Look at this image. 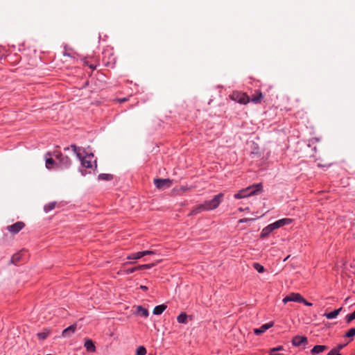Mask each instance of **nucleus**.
I'll use <instances>...</instances> for the list:
<instances>
[{
  "instance_id": "nucleus-42",
  "label": "nucleus",
  "mask_w": 355,
  "mask_h": 355,
  "mask_svg": "<svg viewBox=\"0 0 355 355\" xmlns=\"http://www.w3.org/2000/svg\"><path fill=\"white\" fill-rule=\"evenodd\" d=\"M89 67H90L91 69H95V67H94L93 65H89Z\"/></svg>"
},
{
  "instance_id": "nucleus-20",
  "label": "nucleus",
  "mask_w": 355,
  "mask_h": 355,
  "mask_svg": "<svg viewBox=\"0 0 355 355\" xmlns=\"http://www.w3.org/2000/svg\"><path fill=\"white\" fill-rule=\"evenodd\" d=\"M137 313L145 318H147L149 315L148 309L142 307L141 306H137Z\"/></svg>"
},
{
  "instance_id": "nucleus-2",
  "label": "nucleus",
  "mask_w": 355,
  "mask_h": 355,
  "mask_svg": "<svg viewBox=\"0 0 355 355\" xmlns=\"http://www.w3.org/2000/svg\"><path fill=\"white\" fill-rule=\"evenodd\" d=\"M262 190V184L261 183L253 184L245 189L240 190L237 193L234 194V198L241 199L253 195H256Z\"/></svg>"
},
{
  "instance_id": "nucleus-34",
  "label": "nucleus",
  "mask_w": 355,
  "mask_h": 355,
  "mask_svg": "<svg viewBox=\"0 0 355 355\" xmlns=\"http://www.w3.org/2000/svg\"><path fill=\"white\" fill-rule=\"evenodd\" d=\"M327 355H342L340 353L338 352L334 348L327 354Z\"/></svg>"
},
{
  "instance_id": "nucleus-3",
  "label": "nucleus",
  "mask_w": 355,
  "mask_h": 355,
  "mask_svg": "<svg viewBox=\"0 0 355 355\" xmlns=\"http://www.w3.org/2000/svg\"><path fill=\"white\" fill-rule=\"evenodd\" d=\"M223 193H220L215 196L213 199L205 201L204 204L207 211L216 209L223 200Z\"/></svg>"
},
{
  "instance_id": "nucleus-43",
  "label": "nucleus",
  "mask_w": 355,
  "mask_h": 355,
  "mask_svg": "<svg viewBox=\"0 0 355 355\" xmlns=\"http://www.w3.org/2000/svg\"><path fill=\"white\" fill-rule=\"evenodd\" d=\"M239 210L240 211H244L245 209L241 207V208H239Z\"/></svg>"
},
{
  "instance_id": "nucleus-29",
  "label": "nucleus",
  "mask_w": 355,
  "mask_h": 355,
  "mask_svg": "<svg viewBox=\"0 0 355 355\" xmlns=\"http://www.w3.org/2000/svg\"><path fill=\"white\" fill-rule=\"evenodd\" d=\"M55 207V202H50L44 207V211L49 212L53 209Z\"/></svg>"
},
{
  "instance_id": "nucleus-11",
  "label": "nucleus",
  "mask_w": 355,
  "mask_h": 355,
  "mask_svg": "<svg viewBox=\"0 0 355 355\" xmlns=\"http://www.w3.org/2000/svg\"><path fill=\"white\" fill-rule=\"evenodd\" d=\"M275 229L273 223L268 225L262 230L260 235L261 238L267 237Z\"/></svg>"
},
{
  "instance_id": "nucleus-8",
  "label": "nucleus",
  "mask_w": 355,
  "mask_h": 355,
  "mask_svg": "<svg viewBox=\"0 0 355 355\" xmlns=\"http://www.w3.org/2000/svg\"><path fill=\"white\" fill-rule=\"evenodd\" d=\"M282 301L284 304L288 302H300V301H303V297L300 293H292L286 296Z\"/></svg>"
},
{
  "instance_id": "nucleus-40",
  "label": "nucleus",
  "mask_w": 355,
  "mask_h": 355,
  "mask_svg": "<svg viewBox=\"0 0 355 355\" xmlns=\"http://www.w3.org/2000/svg\"><path fill=\"white\" fill-rule=\"evenodd\" d=\"M140 288L144 291H147L148 290V287L146 286H140Z\"/></svg>"
},
{
  "instance_id": "nucleus-19",
  "label": "nucleus",
  "mask_w": 355,
  "mask_h": 355,
  "mask_svg": "<svg viewBox=\"0 0 355 355\" xmlns=\"http://www.w3.org/2000/svg\"><path fill=\"white\" fill-rule=\"evenodd\" d=\"M166 307L167 306L165 304L156 306L154 308L153 313L155 315H160L166 310Z\"/></svg>"
},
{
  "instance_id": "nucleus-32",
  "label": "nucleus",
  "mask_w": 355,
  "mask_h": 355,
  "mask_svg": "<svg viewBox=\"0 0 355 355\" xmlns=\"http://www.w3.org/2000/svg\"><path fill=\"white\" fill-rule=\"evenodd\" d=\"M355 336V328L350 329L345 334L346 337L350 338Z\"/></svg>"
},
{
  "instance_id": "nucleus-10",
  "label": "nucleus",
  "mask_w": 355,
  "mask_h": 355,
  "mask_svg": "<svg viewBox=\"0 0 355 355\" xmlns=\"http://www.w3.org/2000/svg\"><path fill=\"white\" fill-rule=\"evenodd\" d=\"M274 323L273 322H270L266 324H263L260 328L254 329V332L256 335H260L263 333H264L266 330L270 329L273 326Z\"/></svg>"
},
{
  "instance_id": "nucleus-37",
  "label": "nucleus",
  "mask_w": 355,
  "mask_h": 355,
  "mask_svg": "<svg viewBox=\"0 0 355 355\" xmlns=\"http://www.w3.org/2000/svg\"><path fill=\"white\" fill-rule=\"evenodd\" d=\"M346 345L345 344H340L338 345L337 347H334V349H336L338 352H339V351L340 349H342Z\"/></svg>"
},
{
  "instance_id": "nucleus-1",
  "label": "nucleus",
  "mask_w": 355,
  "mask_h": 355,
  "mask_svg": "<svg viewBox=\"0 0 355 355\" xmlns=\"http://www.w3.org/2000/svg\"><path fill=\"white\" fill-rule=\"evenodd\" d=\"M74 154L77 156V157L80 159L81 164L86 168H92V160L94 159L93 153H86L85 156L82 155L81 153V148L76 146L74 144L71 146Z\"/></svg>"
},
{
  "instance_id": "nucleus-16",
  "label": "nucleus",
  "mask_w": 355,
  "mask_h": 355,
  "mask_svg": "<svg viewBox=\"0 0 355 355\" xmlns=\"http://www.w3.org/2000/svg\"><path fill=\"white\" fill-rule=\"evenodd\" d=\"M207 211L205 204H201L196 206L191 210L190 215H196L202 211Z\"/></svg>"
},
{
  "instance_id": "nucleus-36",
  "label": "nucleus",
  "mask_w": 355,
  "mask_h": 355,
  "mask_svg": "<svg viewBox=\"0 0 355 355\" xmlns=\"http://www.w3.org/2000/svg\"><path fill=\"white\" fill-rule=\"evenodd\" d=\"M155 254V252L152 251V250L142 251L143 257L145 255H150V254Z\"/></svg>"
},
{
  "instance_id": "nucleus-24",
  "label": "nucleus",
  "mask_w": 355,
  "mask_h": 355,
  "mask_svg": "<svg viewBox=\"0 0 355 355\" xmlns=\"http://www.w3.org/2000/svg\"><path fill=\"white\" fill-rule=\"evenodd\" d=\"M49 334V331L45 330L43 332H40V333L37 334V336L38 337V338L40 340H44V339H46L47 338Z\"/></svg>"
},
{
  "instance_id": "nucleus-17",
  "label": "nucleus",
  "mask_w": 355,
  "mask_h": 355,
  "mask_svg": "<svg viewBox=\"0 0 355 355\" xmlns=\"http://www.w3.org/2000/svg\"><path fill=\"white\" fill-rule=\"evenodd\" d=\"M327 346L326 345H315L313 347V348L311 350V353L312 354H317L321 352H323L324 350L327 349Z\"/></svg>"
},
{
  "instance_id": "nucleus-4",
  "label": "nucleus",
  "mask_w": 355,
  "mask_h": 355,
  "mask_svg": "<svg viewBox=\"0 0 355 355\" xmlns=\"http://www.w3.org/2000/svg\"><path fill=\"white\" fill-rule=\"evenodd\" d=\"M231 99L241 104H247L250 102V97L245 94L239 92H233L230 95Z\"/></svg>"
},
{
  "instance_id": "nucleus-18",
  "label": "nucleus",
  "mask_w": 355,
  "mask_h": 355,
  "mask_svg": "<svg viewBox=\"0 0 355 355\" xmlns=\"http://www.w3.org/2000/svg\"><path fill=\"white\" fill-rule=\"evenodd\" d=\"M341 310H342V307H340L338 309H336L334 311H331L330 313H326L324 314V316L326 317L327 319L336 318L338 315V314L340 313Z\"/></svg>"
},
{
  "instance_id": "nucleus-25",
  "label": "nucleus",
  "mask_w": 355,
  "mask_h": 355,
  "mask_svg": "<svg viewBox=\"0 0 355 355\" xmlns=\"http://www.w3.org/2000/svg\"><path fill=\"white\" fill-rule=\"evenodd\" d=\"M253 268L260 273L263 272L265 271L264 267L259 263H254Z\"/></svg>"
},
{
  "instance_id": "nucleus-9",
  "label": "nucleus",
  "mask_w": 355,
  "mask_h": 355,
  "mask_svg": "<svg viewBox=\"0 0 355 355\" xmlns=\"http://www.w3.org/2000/svg\"><path fill=\"white\" fill-rule=\"evenodd\" d=\"M307 343V338L304 336H295L292 340V344L296 347L306 345Z\"/></svg>"
},
{
  "instance_id": "nucleus-30",
  "label": "nucleus",
  "mask_w": 355,
  "mask_h": 355,
  "mask_svg": "<svg viewBox=\"0 0 355 355\" xmlns=\"http://www.w3.org/2000/svg\"><path fill=\"white\" fill-rule=\"evenodd\" d=\"M355 319V311L345 317V320L347 324H349L352 320Z\"/></svg>"
},
{
  "instance_id": "nucleus-45",
  "label": "nucleus",
  "mask_w": 355,
  "mask_h": 355,
  "mask_svg": "<svg viewBox=\"0 0 355 355\" xmlns=\"http://www.w3.org/2000/svg\"><path fill=\"white\" fill-rule=\"evenodd\" d=\"M69 149V147L64 148L65 150H68Z\"/></svg>"
},
{
  "instance_id": "nucleus-27",
  "label": "nucleus",
  "mask_w": 355,
  "mask_h": 355,
  "mask_svg": "<svg viewBox=\"0 0 355 355\" xmlns=\"http://www.w3.org/2000/svg\"><path fill=\"white\" fill-rule=\"evenodd\" d=\"M155 264V263H149V264H144V265H139L137 267L138 270H144V269H150L152 267H153Z\"/></svg>"
},
{
  "instance_id": "nucleus-14",
  "label": "nucleus",
  "mask_w": 355,
  "mask_h": 355,
  "mask_svg": "<svg viewBox=\"0 0 355 355\" xmlns=\"http://www.w3.org/2000/svg\"><path fill=\"white\" fill-rule=\"evenodd\" d=\"M263 98V94L260 91H256L255 94L252 96L251 98H250V101H251L254 103H259L261 102V99Z\"/></svg>"
},
{
  "instance_id": "nucleus-6",
  "label": "nucleus",
  "mask_w": 355,
  "mask_h": 355,
  "mask_svg": "<svg viewBox=\"0 0 355 355\" xmlns=\"http://www.w3.org/2000/svg\"><path fill=\"white\" fill-rule=\"evenodd\" d=\"M54 155L59 160L62 166L68 168L71 165V161L68 156H64L61 153H55Z\"/></svg>"
},
{
  "instance_id": "nucleus-31",
  "label": "nucleus",
  "mask_w": 355,
  "mask_h": 355,
  "mask_svg": "<svg viewBox=\"0 0 355 355\" xmlns=\"http://www.w3.org/2000/svg\"><path fill=\"white\" fill-rule=\"evenodd\" d=\"M146 349L144 347L141 346L137 348V355H146Z\"/></svg>"
},
{
  "instance_id": "nucleus-21",
  "label": "nucleus",
  "mask_w": 355,
  "mask_h": 355,
  "mask_svg": "<svg viewBox=\"0 0 355 355\" xmlns=\"http://www.w3.org/2000/svg\"><path fill=\"white\" fill-rule=\"evenodd\" d=\"M177 320L179 323L186 324L187 322V315L185 313H182L178 316Z\"/></svg>"
},
{
  "instance_id": "nucleus-13",
  "label": "nucleus",
  "mask_w": 355,
  "mask_h": 355,
  "mask_svg": "<svg viewBox=\"0 0 355 355\" xmlns=\"http://www.w3.org/2000/svg\"><path fill=\"white\" fill-rule=\"evenodd\" d=\"M76 329V325L72 324L69 327L66 328L62 331V336L64 337H69L71 334H73Z\"/></svg>"
},
{
  "instance_id": "nucleus-26",
  "label": "nucleus",
  "mask_w": 355,
  "mask_h": 355,
  "mask_svg": "<svg viewBox=\"0 0 355 355\" xmlns=\"http://www.w3.org/2000/svg\"><path fill=\"white\" fill-rule=\"evenodd\" d=\"M55 164V161L49 157V158H46V167L48 168V169H51L52 168V166Z\"/></svg>"
},
{
  "instance_id": "nucleus-47",
  "label": "nucleus",
  "mask_w": 355,
  "mask_h": 355,
  "mask_svg": "<svg viewBox=\"0 0 355 355\" xmlns=\"http://www.w3.org/2000/svg\"><path fill=\"white\" fill-rule=\"evenodd\" d=\"M354 355H355V354H354Z\"/></svg>"
},
{
  "instance_id": "nucleus-41",
  "label": "nucleus",
  "mask_w": 355,
  "mask_h": 355,
  "mask_svg": "<svg viewBox=\"0 0 355 355\" xmlns=\"http://www.w3.org/2000/svg\"><path fill=\"white\" fill-rule=\"evenodd\" d=\"M289 257H290V256H289V255H288V257H286L284 259V261H286V260H288V259Z\"/></svg>"
},
{
  "instance_id": "nucleus-44",
  "label": "nucleus",
  "mask_w": 355,
  "mask_h": 355,
  "mask_svg": "<svg viewBox=\"0 0 355 355\" xmlns=\"http://www.w3.org/2000/svg\"><path fill=\"white\" fill-rule=\"evenodd\" d=\"M125 101V99L123 98V99L121 100V102H124Z\"/></svg>"
},
{
  "instance_id": "nucleus-38",
  "label": "nucleus",
  "mask_w": 355,
  "mask_h": 355,
  "mask_svg": "<svg viewBox=\"0 0 355 355\" xmlns=\"http://www.w3.org/2000/svg\"><path fill=\"white\" fill-rule=\"evenodd\" d=\"M282 349H283V347L282 346H279L277 347L271 349V352L270 353H274L275 352L280 351V350H282Z\"/></svg>"
},
{
  "instance_id": "nucleus-7",
  "label": "nucleus",
  "mask_w": 355,
  "mask_h": 355,
  "mask_svg": "<svg viewBox=\"0 0 355 355\" xmlns=\"http://www.w3.org/2000/svg\"><path fill=\"white\" fill-rule=\"evenodd\" d=\"M25 226L24 222L18 221L11 225H8L6 229L8 232H10L12 234H17L19 231H21Z\"/></svg>"
},
{
  "instance_id": "nucleus-5",
  "label": "nucleus",
  "mask_w": 355,
  "mask_h": 355,
  "mask_svg": "<svg viewBox=\"0 0 355 355\" xmlns=\"http://www.w3.org/2000/svg\"><path fill=\"white\" fill-rule=\"evenodd\" d=\"M173 181L170 179L156 178L154 184L158 189L164 190L172 186Z\"/></svg>"
},
{
  "instance_id": "nucleus-15",
  "label": "nucleus",
  "mask_w": 355,
  "mask_h": 355,
  "mask_svg": "<svg viewBox=\"0 0 355 355\" xmlns=\"http://www.w3.org/2000/svg\"><path fill=\"white\" fill-rule=\"evenodd\" d=\"M291 219L290 218H283L279 220H277L276 222L273 223V225L276 229L282 227L285 225H288L291 223Z\"/></svg>"
},
{
  "instance_id": "nucleus-22",
  "label": "nucleus",
  "mask_w": 355,
  "mask_h": 355,
  "mask_svg": "<svg viewBox=\"0 0 355 355\" xmlns=\"http://www.w3.org/2000/svg\"><path fill=\"white\" fill-rule=\"evenodd\" d=\"M143 257L142 252L132 253L127 257L128 259H139Z\"/></svg>"
},
{
  "instance_id": "nucleus-39",
  "label": "nucleus",
  "mask_w": 355,
  "mask_h": 355,
  "mask_svg": "<svg viewBox=\"0 0 355 355\" xmlns=\"http://www.w3.org/2000/svg\"><path fill=\"white\" fill-rule=\"evenodd\" d=\"M300 302H302L304 303L306 306H311L312 304L307 302L304 297H303V301H300Z\"/></svg>"
},
{
  "instance_id": "nucleus-33",
  "label": "nucleus",
  "mask_w": 355,
  "mask_h": 355,
  "mask_svg": "<svg viewBox=\"0 0 355 355\" xmlns=\"http://www.w3.org/2000/svg\"><path fill=\"white\" fill-rule=\"evenodd\" d=\"M137 267H134V268H129V269L125 270L123 271V272H124L125 274H126V275H129V274L132 273V272H135V271H137Z\"/></svg>"
},
{
  "instance_id": "nucleus-12",
  "label": "nucleus",
  "mask_w": 355,
  "mask_h": 355,
  "mask_svg": "<svg viewBox=\"0 0 355 355\" xmlns=\"http://www.w3.org/2000/svg\"><path fill=\"white\" fill-rule=\"evenodd\" d=\"M84 346L88 352H94L96 351L94 343L89 338L85 339Z\"/></svg>"
},
{
  "instance_id": "nucleus-46",
  "label": "nucleus",
  "mask_w": 355,
  "mask_h": 355,
  "mask_svg": "<svg viewBox=\"0 0 355 355\" xmlns=\"http://www.w3.org/2000/svg\"><path fill=\"white\" fill-rule=\"evenodd\" d=\"M47 155H49V156L51 155V154L50 153H48Z\"/></svg>"
},
{
  "instance_id": "nucleus-35",
  "label": "nucleus",
  "mask_w": 355,
  "mask_h": 355,
  "mask_svg": "<svg viewBox=\"0 0 355 355\" xmlns=\"http://www.w3.org/2000/svg\"><path fill=\"white\" fill-rule=\"evenodd\" d=\"M254 219L253 218H241L239 220V223H247V222H249V221H252Z\"/></svg>"
},
{
  "instance_id": "nucleus-28",
  "label": "nucleus",
  "mask_w": 355,
  "mask_h": 355,
  "mask_svg": "<svg viewBox=\"0 0 355 355\" xmlns=\"http://www.w3.org/2000/svg\"><path fill=\"white\" fill-rule=\"evenodd\" d=\"M21 259V254L20 253H16L15 254L12 255V258H11V262L12 263H17Z\"/></svg>"
},
{
  "instance_id": "nucleus-23",
  "label": "nucleus",
  "mask_w": 355,
  "mask_h": 355,
  "mask_svg": "<svg viewBox=\"0 0 355 355\" xmlns=\"http://www.w3.org/2000/svg\"><path fill=\"white\" fill-rule=\"evenodd\" d=\"M98 179L102 180H112L113 175L111 174L102 173L98 175Z\"/></svg>"
}]
</instances>
